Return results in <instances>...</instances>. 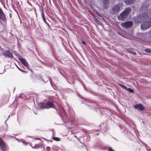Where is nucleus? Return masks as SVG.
<instances>
[{"label":"nucleus","instance_id":"nucleus-24","mask_svg":"<svg viewBox=\"0 0 151 151\" xmlns=\"http://www.w3.org/2000/svg\"><path fill=\"white\" fill-rule=\"evenodd\" d=\"M82 43L83 44H84V45H85L86 44V43L84 41H82Z\"/></svg>","mask_w":151,"mask_h":151},{"label":"nucleus","instance_id":"nucleus-6","mask_svg":"<svg viewBox=\"0 0 151 151\" xmlns=\"http://www.w3.org/2000/svg\"><path fill=\"white\" fill-rule=\"evenodd\" d=\"M3 55L5 57L12 58L13 55L12 53L9 50L4 51L3 53Z\"/></svg>","mask_w":151,"mask_h":151},{"label":"nucleus","instance_id":"nucleus-15","mask_svg":"<svg viewBox=\"0 0 151 151\" xmlns=\"http://www.w3.org/2000/svg\"><path fill=\"white\" fill-rule=\"evenodd\" d=\"M108 0H104V8L106 9L108 7Z\"/></svg>","mask_w":151,"mask_h":151},{"label":"nucleus","instance_id":"nucleus-4","mask_svg":"<svg viewBox=\"0 0 151 151\" xmlns=\"http://www.w3.org/2000/svg\"><path fill=\"white\" fill-rule=\"evenodd\" d=\"M151 26V22H145L141 24V28L142 30H145L149 28Z\"/></svg>","mask_w":151,"mask_h":151},{"label":"nucleus","instance_id":"nucleus-21","mask_svg":"<svg viewBox=\"0 0 151 151\" xmlns=\"http://www.w3.org/2000/svg\"><path fill=\"white\" fill-rule=\"evenodd\" d=\"M50 150V148L49 147H47L45 151H49Z\"/></svg>","mask_w":151,"mask_h":151},{"label":"nucleus","instance_id":"nucleus-29","mask_svg":"<svg viewBox=\"0 0 151 151\" xmlns=\"http://www.w3.org/2000/svg\"><path fill=\"white\" fill-rule=\"evenodd\" d=\"M75 137H77L76 136H75Z\"/></svg>","mask_w":151,"mask_h":151},{"label":"nucleus","instance_id":"nucleus-2","mask_svg":"<svg viewBox=\"0 0 151 151\" xmlns=\"http://www.w3.org/2000/svg\"><path fill=\"white\" fill-rule=\"evenodd\" d=\"M130 9L128 8L123 12L118 17V18L119 20H123L125 19L130 12Z\"/></svg>","mask_w":151,"mask_h":151},{"label":"nucleus","instance_id":"nucleus-22","mask_svg":"<svg viewBox=\"0 0 151 151\" xmlns=\"http://www.w3.org/2000/svg\"><path fill=\"white\" fill-rule=\"evenodd\" d=\"M108 151H114L113 150L111 147H109L108 149Z\"/></svg>","mask_w":151,"mask_h":151},{"label":"nucleus","instance_id":"nucleus-9","mask_svg":"<svg viewBox=\"0 0 151 151\" xmlns=\"http://www.w3.org/2000/svg\"><path fill=\"white\" fill-rule=\"evenodd\" d=\"M120 9V7L118 5H116L114 6L112 8V10L114 13H118Z\"/></svg>","mask_w":151,"mask_h":151},{"label":"nucleus","instance_id":"nucleus-5","mask_svg":"<svg viewBox=\"0 0 151 151\" xmlns=\"http://www.w3.org/2000/svg\"><path fill=\"white\" fill-rule=\"evenodd\" d=\"M133 23L131 21H127L122 23L121 25L124 28H128L132 26Z\"/></svg>","mask_w":151,"mask_h":151},{"label":"nucleus","instance_id":"nucleus-8","mask_svg":"<svg viewBox=\"0 0 151 151\" xmlns=\"http://www.w3.org/2000/svg\"><path fill=\"white\" fill-rule=\"evenodd\" d=\"M32 147L33 148H42L43 150H44L45 149V148L42 145V142L41 141L39 144H36L34 146Z\"/></svg>","mask_w":151,"mask_h":151},{"label":"nucleus","instance_id":"nucleus-28","mask_svg":"<svg viewBox=\"0 0 151 151\" xmlns=\"http://www.w3.org/2000/svg\"><path fill=\"white\" fill-rule=\"evenodd\" d=\"M44 22H45V23H47V22H46V21H45V20L44 19Z\"/></svg>","mask_w":151,"mask_h":151},{"label":"nucleus","instance_id":"nucleus-3","mask_svg":"<svg viewBox=\"0 0 151 151\" xmlns=\"http://www.w3.org/2000/svg\"><path fill=\"white\" fill-rule=\"evenodd\" d=\"M148 15L147 14L145 13H143L137 17L138 22H142L145 21L148 18Z\"/></svg>","mask_w":151,"mask_h":151},{"label":"nucleus","instance_id":"nucleus-11","mask_svg":"<svg viewBox=\"0 0 151 151\" xmlns=\"http://www.w3.org/2000/svg\"><path fill=\"white\" fill-rule=\"evenodd\" d=\"M19 60L24 66L28 69V65L26 60L22 58H20Z\"/></svg>","mask_w":151,"mask_h":151},{"label":"nucleus","instance_id":"nucleus-13","mask_svg":"<svg viewBox=\"0 0 151 151\" xmlns=\"http://www.w3.org/2000/svg\"><path fill=\"white\" fill-rule=\"evenodd\" d=\"M59 109L60 110V114L62 116H65V113L64 109L61 106L59 107Z\"/></svg>","mask_w":151,"mask_h":151},{"label":"nucleus","instance_id":"nucleus-20","mask_svg":"<svg viewBox=\"0 0 151 151\" xmlns=\"http://www.w3.org/2000/svg\"><path fill=\"white\" fill-rule=\"evenodd\" d=\"M119 85L121 87L124 89H126V87L125 86H123V85L121 84H119Z\"/></svg>","mask_w":151,"mask_h":151},{"label":"nucleus","instance_id":"nucleus-27","mask_svg":"<svg viewBox=\"0 0 151 151\" xmlns=\"http://www.w3.org/2000/svg\"><path fill=\"white\" fill-rule=\"evenodd\" d=\"M46 24L48 26H49V25L48 23L47 22Z\"/></svg>","mask_w":151,"mask_h":151},{"label":"nucleus","instance_id":"nucleus-12","mask_svg":"<svg viewBox=\"0 0 151 151\" xmlns=\"http://www.w3.org/2000/svg\"><path fill=\"white\" fill-rule=\"evenodd\" d=\"M134 107L135 109H139L141 111H142L144 109V107L141 104H136L134 106Z\"/></svg>","mask_w":151,"mask_h":151},{"label":"nucleus","instance_id":"nucleus-1","mask_svg":"<svg viewBox=\"0 0 151 151\" xmlns=\"http://www.w3.org/2000/svg\"><path fill=\"white\" fill-rule=\"evenodd\" d=\"M54 105L52 101H49L46 103H40L38 105V107L40 109H48L50 108H55Z\"/></svg>","mask_w":151,"mask_h":151},{"label":"nucleus","instance_id":"nucleus-14","mask_svg":"<svg viewBox=\"0 0 151 151\" xmlns=\"http://www.w3.org/2000/svg\"><path fill=\"white\" fill-rule=\"evenodd\" d=\"M135 0H125L124 2L127 5H129L133 3Z\"/></svg>","mask_w":151,"mask_h":151},{"label":"nucleus","instance_id":"nucleus-18","mask_svg":"<svg viewBox=\"0 0 151 151\" xmlns=\"http://www.w3.org/2000/svg\"><path fill=\"white\" fill-rule=\"evenodd\" d=\"M125 89L127 90V91H130V92H131V93H133L134 92V91L132 89L129 88H126V89Z\"/></svg>","mask_w":151,"mask_h":151},{"label":"nucleus","instance_id":"nucleus-16","mask_svg":"<svg viewBox=\"0 0 151 151\" xmlns=\"http://www.w3.org/2000/svg\"><path fill=\"white\" fill-rule=\"evenodd\" d=\"M15 139L18 141V142H22L24 145H26L27 144V143L24 140L22 139H19L16 138H15Z\"/></svg>","mask_w":151,"mask_h":151},{"label":"nucleus","instance_id":"nucleus-17","mask_svg":"<svg viewBox=\"0 0 151 151\" xmlns=\"http://www.w3.org/2000/svg\"><path fill=\"white\" fill-rule=\"evenodd\" d=\"M145 51L147 53L151 52V49H146L145 50Z\"/></svg>","mask_w":151,"mask_h":151},{"label":"nucleus","instance_id":"nucleus-7","mask_svg":"<svg viewBox=\"0 0 151 151\" xmlns=\"http://www.w3.org/2000/svg\"><path fill=\"white\" fill-rule=\"evenodd\" d=\"M0 147L2 151H6V147L5 144L0 138Z\"/></svg>","mask_w":151,"mask_h":151},{"label":"nucleus","instance_id":"nucleus-23","mask_svg":"<svg viewBox=\"0 0 151 151\" xmlns=\"http://www.w3.org/2000/svg\"><path fill=\"white\" fill-rule=\"evenodd\" d=\"M47 81H48V80H49L50 81V82H51L50 81V77L49 76H47Z\"/></svg>","mask_w":151,"mask_h":151},{"label":"nucleus","instance_id":"nucleus-10","mask_svg":"<svg viewBox=\"0 0 151 151\" xmlns=\"http://www.w3.org/2000/svg\"><path fill=\"white\" fill-rule=\"evenodd\" d=\"M0 19L2 21H6V17L5 15L3 12L2 9L0 8Z\"/></svg>","mask_w":151,"mask_h":151},{"label":"nucleus","instance_id":"nucleus-19","mask_svg":"<svg viewBox=\"0 0 151 151\" xmlns=\"http://www.w3.org/2000/svg\"><path fill=\"white\" fill-rule=\"evenodd\" d=\"M53 139L54 140H56V141H59L60 140V139L59 138L55 137H53Z\"/></svg>","mask_w":151,"mask_h":151},{"label":"nucleus","instance_id":"nucleus-26","mask_svg":"<svg viewBox=\"0 0 151 151\" xmlns=\"http://www.w3.org/2000/svg\"><path fill=\"white\" fill-rule=\"evenodd\" d=\"M17 68L18 69H19V70H21V71H22V70H21L20 68H18V67H17Z\"/></svg>","mask_w":151,"mask_h":151},{"label":"nucleus","instance_id":"nucleus-25","mask_svg":"<svg viewBox=\"0 0 151 151\" xmlns=\"http://www.w3.org/2000/svg\"><path fill=\"white\" fill-rule=\"evenodd\" d=\"M132 53L134 55H136V53L134 52H132Z\"/></svg>","mask_w":151,"mask_h":151}]
</instances>
